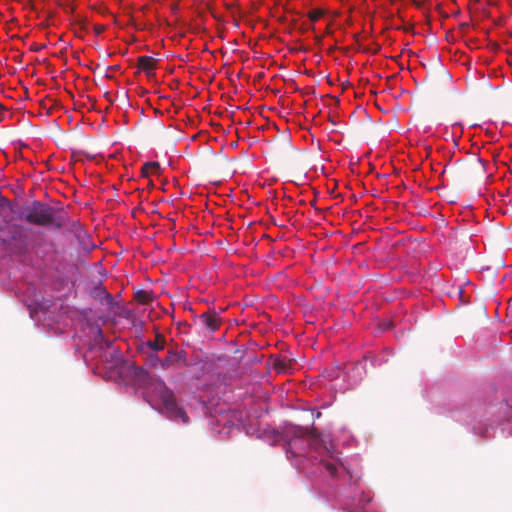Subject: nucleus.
<instances>
[{"instance_id": "nucleus-7", "label": "nucleus", "mask_w": 512, "mask_h": 512, "mask_svg": "<svg viewBox=\"0 0 512 512\" xmlns=\"http://www.w3.org/2000/svg\"><path fill=\"white\" fill-rule=\"evenodd\" d=\"M201 324L210 332L218 330L221 324V319L216 312H205L199 316Z\"/></svg>"}, {"instance_id": "nucleus-1", "label": "nucleus", "mask_w": 512, "mask_h": 512, "mask_svg": "<svg viewBox=\"0 0 512 512\" xmlns=\"http://www.w3.org/2000/svg\"><path fill=\"white\" fill-rule=\"evenodd\" d=\"M19 217L29 224L43 227L63 228L64 218L57 210L41 201H33L31 205L23 208Z\"/></svg>"}, {"instance_id": "nucleus-10", "label": "nucleus", "mask_w": 512, "mask_h": 512, "mask_svg": "<svg viewBox=\"0 0 512 512\" xmlns=\"http://www.w3.org/2000/svg\"><path fill=\"white\" fill-rule=\"evenodd\" d=\"M157 61L150 56H140L138 58V66L148 75L156 68Z\"/></svg>"}, {"instance_id": "nucleus-16", "label": "nucleus", "mask_w": 512, "mask_h": 512, "mask_svg": "<svg viewBox=\"0 0 512 512\" xmlns=\"http://www.w3.org/2000/svg\"><path fill=\"white\" fill-rule=\"evenodd\" d=\"M323 15L321 10H312L308 13V17L312 22L318 21Z\"/></svg>"}, {"instance_id": "nucleus-8", "label": "nucleus", "mask_w": 512, "mask_h": 512, "mask_svg": "<svg viewBox=\"0 0 512 512\" xmlns=\"http://www.w3.org/2000/svg\"><path fill=\"white\" fill-rule=\"evenodd\" d=\"M304 439L305 440L303 442H297V448H305V452L308 447H314L317 451H320L325 443V441L319 439L318 435L315 433L310 434V436L305 437Z\"/></svg>"}, {"instance_id": "nucleus-3", "label": "nucleus", "mask_w": 512, "mask_h": 512, "mask_svg": "<svg viewBox=\"0 0 512 512\" xmlns=\"http://www.w3.org/2000/svg\"><path fill=\"white\" fill-rule=\"evenodd\" d=\"M314 433L308 428L301 426H290L285 430L286 452L292 456H300L305 453V448H297V442H303L305 437Z\"/></svg>"}, {"instance_id": "nucleus-15", "label": "nucleus", "mask_w": 512, "mask_h": 512, "mask_svg": "<svg viewBox=\"0 0 512 512\" xmlns=\"http://www.w3.org/2000/svg\"><path fill=\"white\" fill-rule=\"evenodd\" d=\"M94 297L95 298H100V299L103 297L107 301V304H109V305H111L112 302H113V298H112L111 294L108 293L102 287H98V288L95 289Z\"/></svg>"}, {"instance_id": "nucleus-11", "label": "nucleus", "mask_w": 512, "mask_h": 512, "mask_svg": "<svg viewBox=\"0 0 512 512\" xmlns=\"http://www.w3.org/2000/svg\"><path fill=\"white\" fill-rule=\"evenodd\" d=\"M161 171L160 164L158 162H147L141 169L143 177H149L151 174H159Z\"/></svg>"}, {"instance_id": "nucleus-14", "label": "nucleus", "mask_w": 512, "mask_h": 512, "mask_svg": "<svg viewBox=\"0 0 512 512\" xmlns=\"http://www.w3.org/2000/svg\"><path fill=\"white\" fill-rule=\"evenodd\" d=\"M135 299L141 304H147L152 300V294L148 291L139 290L135 293Z\"/></svg>"}, {"instance_id": "nucleus-6", "label": "nucleus", "mask_w": 512, "mask_h": 512, "mask_svg": "<svg viewBox=\"0 0 512 512\" xmlns=\"http://www.w3.org/2000/svg\"><path fill=\"white\" fill-rule=\"evenodd\" d=\"M181 363L184 366H188L187 354L184 350L174 351L168 350L167 356L163 359V369L170 367H177Z\"/></svg>"}, {"instance_id": "nucleus-18", "label": "nucleus", "mask_w": 512, "mask_h": 512, "mask_svg": "<svg viewBox=\"0 0 512 512\" xmlns=\"http://www.w3.org/2000/svg\"><path fill=\"white\" fill-rule=\"evenodd\" d=\"M511 35H512V32H511Z\"/></svg>"}, {"instance_id": "nucleus-13", "label": "nucleus", "mask_w": 512, "mask_h": 512, "mask_svg": "<svg viewBox=\"0 0 512 512\" xmlns=\"http://www.w3.org/2000/svg\"><path fill=\"white\" fill-rule=\"evenodd\" d=\"M146 365L150 368H162L163 360L160 359L155 353L148 354L146 357Z\"/></svg>"}, {"instance_id": "nucleus-12", "label": "nucleus", "mask_w": 512, "mask_h": 512, "mask_svg": "<svg viewBox=\"0 0 512 512\" xmlns=\"http://www.w3.org/2000/svg\"><path fill=\"white\" fill-rule=\"evenodd\" d=\"M165 344H166L165 337L159 333L156 335L155 340L146 342V346L155 352L163 350L165 347Z\"/></svg>"}, {"instance_id": "nucleus-4", "label": "nucleus", "mask_w": 512, "mask_h": 512, "mask_svg": "<svg viewBox=\"0 0 512 512\" xmlns=\"http://www.w3.org/2000/svg\"><path fill=\"white\" fill-rule=\"evenodd\" d=\"M22 229L23 227L21 225L5 221V225H0V241L3 243L22 244L24 242Z\"/></svg>"}, {"instance_id": "nucleus-5", "label": "nucleus", "mask_w": 512, "mask_h": 512, "mask_svg": "<svg viewBox=\"0 0 512 512\" xmlns=\"http://www.w3.org/2000/svg\"><path fill=\"white\" fill-rule=\"evenodd\" d=\"M322 449L325 451L326 456L331 458L332 461L329 460H321L320 464L324 467V469L331 476H336L338 470V464H341L339 458L336 456L337 452L334 451L332 443L329 445L325 442L322 446Z\"/></svg>"}, {"instance_id": "nucleus-9", "label": "nucleus", "mask_w": 512, "mask_h": 512, "mask_svg": "<svg viewBox=\"0 0 512 512\" xmlns=\"http://www.w3.org/2000/svg\"><path fill=\"white\" fill-rule=\"evenodd\" d=\"M291 366L292 361L286 357L275 358L272 363V367L277 373H288Z\"/></svg>"}, {"instance_id": "nucleus-17", "label": "nucleus", "mask_w": 512, "mask_h": 512, "mask_svg": "<svg viewBox=\"0 0 512 512\" xmlns=\"http://www.w3.org/2000/svg\"><path fill=\"white\" fill-rule=\"evenodd\" d=\"M4 207L12 209L11 202L0 193V208Z\"/></svg>"}, {"instance_id": "nucleus-2", "label": "nucleus", "mask_w": 512, "mask_h": 512, "mask_svg": "<svg viewBox=\"0 0 512 512\" xmlns=\"http://www.w3.org/2000/svg\"><path fill=\"white\" fill-rule=\"evenodd\" d=\"M154 391L162 402L166 417L183 424L189 422V417L184 409L178 405L174 392L166 386L163 380H157Z\"/></svg>"}]
</instances>
